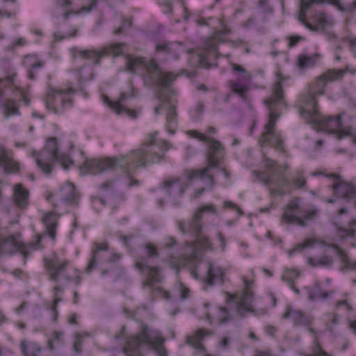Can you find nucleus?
<instances>
[{
	"label": "nucleus",
	"mask_w": 356,
	"mask_h": 356,
	"mask_svg": "<svg viewBox=\"0 0 356 356\" xmlns=\"http://www.w3.org/2000/svg\"><path fill=\"white\" fill-rule=\"evenodd\" d=\"M157 132L152 133L143 142L140 148L129 152L127 155L106 159H91L85 161L80 167L82 174L97 175L119 168L130 178L129 186L138 185L133 176L138 168H145L149 164L159 163L164 159V152L170 148L167 141L157 142Z\"/></svg>",
	"instance_id": "1"
},
{
	"label": "nucleus",
	"mask_w": 356,
	"mask_h": 356,
	"mask_svg": "<svg viewBox=\"0 0 356 356\" xmlns=\"http://www.w3.org/2000/svg\"><path fill=\"white\" fill-rule=\"evenodd\" d=\"M126 67L131 73L140 68L145 70V81L158 90L156 97L160 104L155 107L154 114L158 115L161 109L166 110L165 128L173 134L177 126V92L172 86L177 75L170 72H163L154 60L147 61L140 57L127 56Z\"/></svg>",
	"instance_id": "2"
},
{
	"label": "nucleus",
	"mask_w": 356,
	"mask_h": 356,
	"mask_svg": "<svg viewBox=\"0 0 356 356\" xmlns=\"http://www.w3.org/2000/svg\"><path fill=\"white\" fill-rule=\"evenodd\" d=\"M211 213L217 216L216 207L213 204H204L199 207L193 213L191 220L186 222L178 221L177 225L179 231L184 234H191L195 236L196 243H190L186 248L185 257L186 263L198 261L202 253L197 245L202 249L211 250L212 244L209 239L202 234L203 228L202 216L204 213Z\"/></svg>",
	"instance_id": "3"
},
{
	"label": "nucleus",
	"mask_w": 356,
	"mask_h": 356,
	"mask_svg": "<svg viewBox=\"0 0 356 356\" xmlns=\"http://www.w3.org/2000/svg\"><path fill=\"white\" fill-rule=\"evenodd\" d=\"M264 103L268 109V122L264 126V131L259 140V143L262 147L270 145L271 147L284 152L283 138L280 133L275 131L276 121L280 117V108L286 106L282 81L275 83L271 95L265 99Z\"/></svg>",
	"instance_id": "4"
},
{
	"label": "nucleus",
	"mask_w": 356,
	"mask_h": 356,
	"mask_svg": "<svg viewBox=\"0 0 356 356\" xmlns=\"http://www.w3.org/2000/svg\"><path fill=\"white\" fill-rule=\"evenodd\" d=\"M216 129L213 127H208L206 134H201L197 131H189L188 132L189 136H191L199 140L208 144V150L206 156L207 166L200 170H191L188 173V177L190 180L194 178H199L200 179H208L209 185L213 186L214 184L213 176L209 172L213 168H216L223 161L225 150L222 143L209 136V134H213Z\"/></svg>",
	"instance_id": "5"
},
{
	"label": "nucleus",
	"mask_w": 356,
	"mask_h": 356,
	"mask_svg": "<svg viewBox=\"0 0 356 356\" xmlns=\"http://www.w3.org/2000/svg\"><path fill=\"white\" fill-rule=\"evenodd\" d=\"M349 72V67L344 69H329L321 74L312 82L307 94L302 95L298 101V111L301 117H308L312 115L316 109L317 102L316 97L325 94V88L330 82L341 80Z\"/></svg>",
	"instance_id": "6"
},
{
	"label": "nucleus",
	"mask_w": 356,
	"mask_h": 356,
	"mask_svg": "<svg viewBox=\"0 0 356 356\" xmlns=\"http://www.w3.org/2000/svg\"><path fill=\"white\" fill-rule=\"evenodd\" d=\"M161 334L147 325H143L140 332L127 340L123 352L127 356H144L147 350H154L159 356H168Z\"/></svg>",
	"instance_id": "7"
},
{
	"label": "nucleus",
	"mask_w": 356,
	"mask_h": 356,
	"mask_svg": "<svg viewBox=\"0 0 356 356\" xmlns=\"http://www.w3.org/2000/svg\"><path fill=\"white\" fill-rule=\"evenodd\" d=\"M331 0H301L298 21L311 31L327 32L334 24L333 18L323 12H314L315 3L332 4Z\"/></svg>",
	"instance_id": "8"
},
{
	"label": "nucleus",
	"mask_w": 356,
	"mask_h": 356,
	"mask_svg": "<svg viewBox=\"0 0 356 356\" xmlns=\"http://www.w3.org/2000/svg\"><path fill=\"white\" fill-rule=\"evenodd\" d=\"M32 156L35 159L37 166L45 175H50L52 170V163L60 162L65 170L73 164L70 156L58 150L56 138L47 140L45 147L40 152H33Z\"/></svg>",
	"instance_id": "9"
},
{
	"label": "nucleus",
	"mask_w": 356,
	"mask_h": 356,
	"mask_svg": "<svg viewBox=\"0 0 356 356\" xmlns=\"http://www.w3.org/2000/svg\"><path fill=\"white\" fill-rule=\"evenodd\" d=\"M264 160L268 175L266 177H261V181L266 186L275 187L270 189L271 195H283L284 193L281 190L288 183V178L285 176L284 172L289 169V165H280L275 160L266 156H264Z\"/></svg>",
	"instance_id": "10"
},
{
	"label": "nucleus",
	"mask_w": 356,
	"mask_h": 356,
	"mask_svg": "<svg viewBox=\"0 0 356 356\" xmlns=\"http://www.w3.org/2000/svg\"><path fill=\"white\" fill-rule=\"evenodd\" d=\"M318 213V211L316 209H305L302 206V199L296 197L287 204L281 220L286 224L306 227L307 222L313 220Z\"/></svg>",
	"instance_id": "11"
},
{
	"label": "nucleus",
	"mask_w": 356,
	"mask_h": 356,
	"mask_svg": "<svg viewBox=\"0 0 356 356\" xmlns=\"http://www.w3.org/2000/svg\"><path fill=\"white\" fill-rule=\"evenodd\" d=\"M312 115L308 117H302L308 123L318 127L319 129L330 134H337L339 140L343 136L352 134L350 129L342 127L341 115L324 117L318 113V109L311 111Z\"/></svg>",
	"instance_id": "12"
},
{
	"label": "nucleus",
	"mask_w": 356,
	"mask_h": 356,
	"mask_svg": "<svg viewBox=\"0 0 356 356\" xmlns=\"http://www.w3.org/2000/svg\"><path fill=\"white\" fill-rule=\"evenodd\" d=\"M75 92L76 89L72 83L62 89L49 87L45 99L47 108L56 114L62 113L66 108L72 106V96Z\"/></svg>",
	"instance_id": "13"
},
{
	"label": "nucleus",
	"mask_w": 356,
	"mask_h": 356,
	"mask_svg": "<svg viewBox=\"0 0 356 356\" xmlns=\"http://www.w3.org/2000/svg\"><path fill=\"white\" fill-rule=\"evenodd\" d=\"M244 289L238 294L227 293L228 299L230 301L236 302V312L240 316H243L245 313L253 312L252 302L254 293L250 287L251 282L243 279Z\"/></svg>",
	"instance_id": "14"
},
{
	"label": "nucleus",
	"mask_w": 356,
	"mask_h": 356,
	"mask_svg": "<svg viewBox=\"0 0 356 356\" xmlns=\"http://www.w3.org/2000/svg\"><path fill=\"white\" fill-rule=\"evenodd\" d=\"M120 258L121 254L108 252L107 243L94 242L91 250V259L86 271L88 273H91L99 262H114Z\"/></svg>",
	"instance_id": "15"
},
{
	"label": "nucleus",
	"mask_w": 356,
	"mask_h": 356,
	"mask_svg": "<svg viewBox=\"0 0 356 356\" xmlns=\"http://www.w3.org/2000/svg\"><path fill=\"white\" fill-rule=\"evenodd\" d=\"M232 67L234 71L238 72L240 74L236 81H229L231 91L239 95L243 100L247 101L246 92L248 91L251 83L252 75L239 65L232 63Z\"/></svg>",
	"instance_id": "16"
},
{
	"label": "nucleus",
	"mask_w": 356,
	"mask_h": 356,
	"mask_svg": "<svg viewBox=\"0 0 356 356\" xmlns=\"http://www.w3.org/2000/svg\"><path fill=\"white\" fill-rule=\"evenodd\" d=\"M44 264L48 279L58 282L60 277L64 276L70 261L67 259H60L55 256L51 259L44 258Z\"/></svg>",
	"instance_id": "17"
},
{
	"label": "nucleus",
	"mask_w": 356,
	"mask_h": 356,
	"mask_svg": "<svg viewBox=\"0 0 356 356\" xmlns=\"http://www.w3.org/2000/svg\"><path fill=\"white\" fill-rule=\"evenodd\" d=\"M282 318L284 319L289 318L293 323L294 326H304L306 327L308 331L316 337V332L312 327V317L305 314L302 311L294 309L288 306L284 313Z\"/></svg>",
	"instance_id": "18"
},
{
	"label": "nucleus",
	"mask_w": 356,
	"mask_h": 356,
	"mask_svg": "<svg viewBox=\"0 0 356 356\" xmlns=\"http://www.w3.org/2000/svg\"><path fill=\"white\" fill-rule=\"evenodd\" d=\"M135 96L134 92L131 91L129 93L122 92L118 101L113 102L109 100L108 97H105L104 102L107 104L118 115L125 113L127 116L135 119L137 113L135 111H131L124 106L127 101Z\"/></svg>",
	"instance_id": "19"
},
{
	"label": "nucleus",
	"mask_w": 356,
	"mask_h": 356,
	"mask_svg": "<svg viewBox=\"0 0 356 356\" xmlns=\"http://www.w3.org/2000/svg\"><path fill=\"white\" fill-rule=\"evenodd\" d=\"M136 266L147 278V280L143 283V288H152L153 283L160 281L158 268L148 265L147 260L145 258H139L136 263Z\"/></svg>",
	"instance_id": "20"
},
{
	"label": "nucleus",
	"mask_w": 356,
	"mask_h": 356,
	"mask_svg": "<svg viewBox=\"0 0 356 356\" xmlns=\"http://www.w3.org/2000/svg\"><path fill=\"white\" fill-rule=\"evenodd\" d=\"M218 34H216L213 38L208 40L204 44V50L198 54L199 63L202 67L209 69L210 67L209 61L211 58L218 56Z\"/></svg>",
	"instance_id": "21"
},
{
	"label": "nucleus",
	"mask_w": 356,
	"mask_h": 356,
	"mask_svg": "<svg viewBox=\"0 0 356 356\" xmlns=\"http://www.w3.org/2000/svg\"><path fill=\"white\" fill-rule=\"evenodd\" d=\"M205 266L207 268L206 280L208 284L213 285L216 283L223 282L225 273L220 266L211 261H207Z\"/></svg>",
	"instance_id": "22"
},
{
	"label": "nucleus",
	"mask_w": 356,
	"mask_h": 356,
	"mask_svg": "<svg viewBox=\"0 0 356 356\" xmlns=\"http://www.w3.org/2000/svg\"><path fill=\"white\" fill-rule=\"evenodd\" d=\"M186 188V185L177 177L166 179L163 182V188L170 196L175 199L181 196Z\"/></svg>",
	"instance_id": "23"
},
{
	"label": "nucleus",
	"mask_w": 356,
	"mask_h": 356,
	"mask_svg": "<svg viewBox=\"0 0 356 356\" xmlns=\"http://www.w3.org/2000/svg\"><path fill=\"white\" fill-rule=\"evenodd\" d=\"M0 167L6 173H15L19 171V163L13 160L10 153L0 145Z\"/></svg>",
	"instance_id": "24"
},
{
	"label": "nucleus",
	"mask_w": 356,
	"mask_h": 356,
	"mask_svg": "<svg viewBox=\"0 0 356 356\" xmlns=\"http://www.w3.org/2000/svg\"><path fill=\"white\" fill-rule=\"evenodd\" d=\"M213 332L208 331L204 328H200L194 332V333L186 338V343L196 350L202 353L206 351V348L202 343V340L207 336H211Z\"/></svg>",
	"instance_id": "25"
},
{
	"label": "nucleus",
	"mask_w": 356,
	"mask_h": 356,
	"mask_svg": "<svg viewBox=\"0 0 356 356\" xmlns=\"http://www.w3.org/2000/svg\"><path fill=\"white\" fill-rule=\"evenodd\" d=\"M57 200L63 201L67 204L75 203L78 197L75 186L70 183L63 186L59 191L55 194Z\"/></svg>",
	"instance_id": "26"
},
{
	"label": "nucleus",
	"mask_w": 356,
	"mask_h": 356,
	"mask_svg": "<svg viewBox=\"0 0 356 356\" xmlns=\"http://www.w3.org/2000/svg\"><path fill=\"white\" fill-rule=\"evenodd\" d=\"M29 193L23 187L22 184H17L13 189V201L15 204L21 209H24L29 205Z\"/></svg>",
	"instance_id": "27"
},
{
	"label": "nucleus",
	"mask_w": 356,
	"mask_h": 356,
	"mask_svg": "<svg viewBox=\"0 0 356 356\" xmlns=\"http://www.w3.org/2000/svg\"><path fill=\"white\" fill-rule=\"evenodd\" d=\"M0 108L6 119H8L13 115H19L21 114L19 106L14 99H2L0 102Z\"/></svg>",
	"instance_id": "28"
},
{
	"label": "nucleus",
	"mask_w": 356,
	"mask_h": 356,
	"mask_svg": "<svg viewBox=\"0 0 356 356\" xmlns=\"http://www.w3.org/2000/svg\"><path fill=\"white\" fill-rule=\"evenodd\" d=\"M48 235L54 240L56 236L57 216L55 213L50 211L46 213L42 219Z\"/></svg>",
	"instance_id": "29"
},
{
	"label": "nucleus",
	"mask_w": 356,
	"mask_h": 356,
	"mask_svg": "<svg viewBox=\"0 0 356 356\" xmlns=\"http://www.w3.org/2000/svg\"><path fill=\"white\" fill-rule=\"evenodd\" d=\"M335 291L334 290H330L329 291H323L320 286V283L316 282L309 290V298L311 300H317L320 299L326 300L328 298L332 297Z\"/></svg>",
	"instance_id": "30"
},
{
	"label": "nucleus",
	"mask_w": 356,
	"mask_h": 356,
	"mask_svg": "<svg viewBox=\"0 0 356 356\" xmlns=\"http://www.w3.org/2000/svg\"><path fill=\"white\" fill-rule=\"evenodd\" d=\"M108 50L104 49L102 51H97L95 50H81L78 53L79 54L85 58L92 59L94 64L98 65L100 63V59L108 54Z\"/></svg>",
	"instance_id": "31"
},
{
	"label": "nucleus",
	"mask_w": 356,
	"mask_h": 356,
	"mask_svg": "<svg viewBox=\"0 0 356 356\" xmlns=\"http://www.w3.org/2000/svg\"><path fill=\"white\" fill-rule=\"evenodd\" d=\"M321 55L314 54L311 56H300L298 58V67L300 69H305L314 66L319 60Z\"/></svg>",
	"instance_id": "32"
},
{
	"label": "nucleus",
	"mask_w": 356,
	"mask_h": 356,
	"mask_svg": "<svg viewBox=\"0 0 356 356\" xmlns=\"http://www.w3.org/2000/svg\"><path fill=\"white\" fill-rule=\"evenodd\" d=\"M307 263L312 267H329L332 264V259L328 255H322L316 257H309Z\"/></svg>",
	"instance_id": "33"
},
{
	"label": "nucleus",
	"mask_w": 356,
	"mask_h": 356,
	"mask_svg": "<svg viewBox=\"0 0 356 356\" xmlns=\"http://www.w3.org/2000/svg\"><path fill=\"white\" fill-rule=\"evenodd\" d=\"M24 63L31 68L29 71V77L31 79L35 78L34 72L35 70L43 66V63L36 60L35 58L33 56H25L24 59Z\"/></svg>",
	"instance_id": "34"
},
{
	"label": "nucleus",
	"mask_w": 356,
	"mask_h": 356,
	"mask_svg": "<svg viewBox=\"0 0 356 356\" xmlns=\"http://www.w3.org/2000/svg\"><path fill=\"white\" fill-rule=\"evenodd\" d=\"M22 348L25 356H38L40 352V348L38 344H27L26 341H22Z\"/></svg>",
	"instance_id": "35"
},
{
	"label": "nucleus",
	"mask_w": 356,
	"mask_h": 356,
	"mask_svg": "<svg viewBox=\"0 0 356 356\" xmlns=\"http://www.w3.org/2000/svg\"><path fill=\"white\" fill-rule=\"evenodd\" d=\"M292 183L296 188H302L305 186L307 181L305 177V172L302 170L298 169L295 171L292 177Z\"/></svg>",
	"instance_id": "36"
},
{
	"label": "nucleus",
	"mask_w": 356,
	"mask_h": 356,
	"mask_svg": "<svg viewBox=\"0 0 356 356\" xmlns=\"http://www.w3.org/2000/svg\"><path fill=\"white\" fill-rule=\"evenodd\" d=\"M339 235L341 238H356V220H353L350 223L349 228L340 227L339 229Z\"/></svg>",
	"instance_id": "37"
},
{
	"label": "nucleus",
	"mask_w": 356,
	"mask_h": 356,
	"mask_svg": "<svg viewBox=\"0 0 356 356\" xmlns=\"http://www.w3.org/2000/svg\"><path fill=\"white\" fill-rule=\"evenodd\" d=\"M305 356H332L328 353L325 352L321 347L318 339L316 337L314 339L313 344L312 346V353L306 355Z\"/></svg>",
	"instance_id": "38"
},
{
	"label": "nucleus",
	"mask_w": 356,
	"mask_h": 356,
	"mask_svg": "<svg viewBox=\"0 0 356 356\" xmlns=\"http://www.w3.org/2000/svg\"><path fill=\"white\" fill-rule=\"evenodd\" d=\"M332 5L337 7L339 10L342 12L353 13L356 10V0H354L353 3L343 6L341 0H331Z\"/></svg>",
	"instance_id": "39"
},
{
	"label": "nucleus",
	"mask_w": 356,
	"mask_h": 356,
	"mask_svg": "<svg viewBox=\"0 0 356 356\" xmlns=\"http://www.w3.org/2000/svg\"><path fill=\"white\" fill-rule=\"evenodd\" d=\"M332 247L337 250L338 255L341 258L343 261L346 264V265L348 267H349L352 270H356V261H350L348 259V256L343 250H342L336 245H332Z\"/></svg>",
	"instance_id": "40"
},
{
	"label": "nucleus",
	"mask_w": 356,
	"mask_h": 356,
	"mask_svg": "<svg viewBox=\"0 0 356 356\" xmlns=\"http://www.w3.org/2000/svg\"><path fill=\"white\" fill-rule=\"evenodd\" d=\"M64 336V332L62 331H54L51 334L50 339H49L48 346L50 350H53L54 349V343H61L63 341V338Z\"/></svg>",
	"instance_id": "41"
},
{
	"label": "nucleus",
	"mask_w": 356,
	"mask_h": 356,
	"mask_svg": "<svg viewBox=\"0 0 356 356\" xmlns=\"http://www.w3.org/2000/svg\"><path fill=\"white\" fill-rule=\"evenodd\" d=\"M314 243V241L313 239H307L302 243H298L293 249H291L289 251V256L291 257L294 252H301L307 247H312Z\"/></svg>",
	"instance_id": "42"
},
{
	"label": "nucleus",
	"mask_w": 356,
	"mask_h": 356,
	"mask_svg": "<svg viewBox=\"0 0 356 356\" xmlns=\"http://www.w3.org/2000/svg\"><path fill=\"white\" fill-rule=\"evenodd\" d=\"M79 75L80 76L81 80L89 81L92 79L93 73L90 68L82 67L79 70Z\"/></svg>",
	"instance_id": "43"
},
{
	"label": "nucleus",
	"mask_w": 356,
	"mask_h": 356,
	"mask_svg": "<svg viewBox=\"0 0 356 356\" xmlns=\"http://www.w3.org/2000/svg\"><path fill=\"white\" fill-rule=\"evenodd\" d=\"M339 323V316L335 313H329L327 314V325L329 329L332 331L334 325Z\"/></svg>",
	"instance_id": "44"
},
{
	"label": "nucleus",
	"mask_w": 356,
	"mask_h": 356,
	"mask_svg": "<svg viewBox=\"0 0 356 356\" xmlns=\"http://www.w3.org/2000/svg\"><path fill=\"white\" fill-rule=\"evenodd\" d=\"M83 337L80 333H76L74 337V341L73 344V350L78 354L81 353V346L83 344Z\"/></svg>",
	"instance_id": "45"
},
{
	"label": "nucleus",
	"mask_w": 356,
	"mask_h": 356,
	"mask_svg": "<svg viewBox=\"0 0 356 356\" xmlns=\"http://www.w3.org/2000/svg\"><path fill=\"white\" fill-rule=\"evenodd\" d=\"M146 254L149 258L158 257L159 256L157 248L152 243L145 245Z\"/></svg>",
	"instance_id": "46"
},
{
	"label": "nucleus",
	"mask_w": 356,
	"mask_h": 356,
	"mask_svg": "<svg viewBox=\"0 0 356 356\" xmlns=\"http://www.w3.org/2000/svg\"><path fill=\"white\" fill-rule=\"evenodd\" d=\"M218 318L221 323H227L232 319L229 311L225 307L220 308Z\"/></svg>",
	"instance_id": "47"
},
{
	"label": "nucleus",
	"mask_w": 356,
	"mask_h": 356,
	"mask_svg": "<svg viewBox=\"0 0 356 356\" xmlns=\"http://www.w3.org/2000/svg\"><path fill=\"white\" fill-rule=\"evenodd\" d=\"M173 44L165 42L158 44L156 47V51L170 53L173 49Z\"/></svg>",
	"instance_id": "48"
},
{
	"label": "nucleus",
	"mask_w": 356,
	"mask_h": 356,
	"mask_svg": "<svg viewBox=\"0 0 356 356\" xmlns=\"http://www.w3.org/2000/svg\"><path fill=\"white\" fill-rule=\"evenodd\" d=\"M123 43H115L111 44L109 51H111L115 56H120L122 54Z\"/></svg>",
	"instance_id": "49"
},
{
	"label": "nucleus",
	"mask_w": 356,
	"mask_h": 356,
	"mask_svg": "<svg viewBox=\"0 0 356 356\" xmlns=\"http://www.w3.org/2000/svg\"><path fill=\"white\" fill-rule=\"evenodd\" d=\"M63 289L59 286H56L53 289V295H54V303L55 305H58L60 302L62 301V298H60L58 295V292H63Z\"/></svg>",
	"instance_id": "50"
},
{
	"label": "nucleus",
	"mask_w": 356,
	"mask_h": 356,
	"mask_svg": "<svg viewBox=\"0 0 356 356\" xmlns=\"http://www.w3.org/2000/svg\"><path fill=\"white\" fill-rule=\"evenodd\" d=\"M179 296L182 300L187 299L189 297L190 290L183 286L181 284L179 285Z\"/></svg>",
	"instance_id": "51"
},
{
	"label": "nucleus",
	"mask_w": 356,
	"mask_h": 356,
	"mask_svg": "<svg viewBox=\"0 0 356 356\" xmlns=\"http://www.w3.org/2000/svg\"><path fill=\"white\" fill-rule=\"evenodd\" d=\"M78 31H79L78 29H74L73 30V32L69 35H59L58 33H55L54 34L55 40L60 41L62 40H64V39H66L68 38L76 37L77 35Z\"/></svg>",
	"instance_id": "52"
},
{
	"label": "nucleus",
	"mask_w": 356,
	"mask_h": 356,
	"mask_svg": "<svg viewBox=\"0 0 356 356\" xmlns=\"http://www.w3.org/2000/svg\"><path fill=\"white\" fill-rule=\"evenodd\" d=\"M341 307H344L346 311H350L352 309L351 306L348 303L346 300H338L335 303V309L338 310Z\"/></svg>",
	"instance_id": "53"
},
{
	"label": "nucleus",
	"mask_w": 356,
	"mask_h": 356,
	"mask_svg": "<svg viewBox=\"0 0 356 356\" xmlns=\"http://www.w3.org/2000/svg\"><path fill=\"white\" fill-rule=\"evenodd\" d=\"M4 17L15 18L16 17V10L8 11L6 9H0V19Z\"/></svg>",
	"instance_id": "54"
},
{
	"label": "nucleus",
	"mask_w": 356,
	"mask_h": 356,
	"mask_svg": "<svg viewBox=\"0 0 356 356\" xmlns=\"http://www.w3.org/2000/svg\"><path fill=\"white\" fill-rule=\"evenodd\" d=\"M268 0H259L258 5L260 8L264 9V12H273V8L268 4Z\"/></svg>",
	"instance_id": "55"
},
{
	"label": "nucleus",
	"mask_w": 356,
	"mask_h": 356,
	"mask_svg": "<svg viewBox=\"0 0 356 356\" xmlns=\"http://www.w3.org/2000/svg\"><path fill=\"white\" fill-rule=\"evenodd\" d=\"M304 38L301 36H290L289 38V46L290 47H295L300 40H303Z\"/></svg>",
	"instance_id": "56"
},
{
	"label": "nucleus",
	"mask_w": 356,
	"mask_h": 356,
	"mask_svg": "<svg viewBox=\"0 0 356 356\" xmlns=\"http://www.w3.org/2000/svg\"><path fill=\"white\" fill-rule=\"evenodd\" d=\"M223 204H224V207L226 209L231 208V209L236 210L238 213H242L241 209L237 205H236L234 202H232L231 201H225Z\"/></svg>",
	"instance_id": "57"
},
{
	"label": "nucleus",
	"mask_w": 356,
	"mask_h": 356,
	"mask_svg": "<svg viewBox=\"0 0 356 356\" xmlns=\"http://www.w3.org/2000/svg\"><path fill=\"white\" fill-rule=\"evenodd\" d=\"M283 280H284L287 285L291 289H293L296 293H299V290L295 287L294 286V282L293 281L290 279V278H287L286 276H282V278Z\"/></svg>",
	"instance_id": "58"
},
{
	"label": "nucleus",
	"mask_w": 356,
	"mask_h": 356,
	"mask_svg": "<svg viewBox=\"0 0 356 356\" xmlns=\"http://www.w3.org/2000/svg\"><path fill=\"white\" fill-rule=\"evenodd\" d=\"M97 5L96 0H90V3L89 6H84L81 8V10L83 12L89 13Z\"/></svg>",
	"instance_id": "59"
},
{
	"label": "nucleus",
	"mask_w": 356,
	"mask_h": 356,
	"mask_svg": "<svg viewBox=\"0 0 356 356\" xmlns=\"http://www.w3.org/2000/svg\"><path fill=\"white\" fill-rule=\"evenodd\" d=\"M254 356H275L270 350H257Z\"/></svg>",
	"instance_id": "60"
},
{
	"label": "nucleus",
	"mask_w": 356,
	"mask_h": 356,
	"mask_svg": "<svg viewBox=\"0 0 356 356\" xmlns=\"http://www.w3.org/2000/svg\"><path fill=\"white\" fill-rule=\"evenodd\" d=\"M218 240L220 241V245L222 248V250H225V246H226V241H225V236H223V234L222 233H218Z\"/></svg>",
	"instance_id": "61"
},
{
	"label": "nucleus",
	"mask_w": 356,
	"mask_h": 356,
	"mask_svg": "<svg viewBox=\"0 0 356 356\" xmlns=\"http://www.w3.org/2000/svg\"><path fill=\"white\" fill-rule=\"evenodd\" d=\"M266 332L270 336H273L277 332V328L273 325H267L265 327Z\"/></svg>",
	"instance_id": "62"
},
{
	"label": "nucleus",
	"mask_w": 356,
	"mask_h": 356,
	"mask_svg": "<svg viewBox=\"0 0 356 356\" xmlns=\"http://www.w3.org/2000/svg\"><path fill=\"white\" fill-rule=\"evenodd\" d=\"M17 76L16 72H12L10 74L7 75L5 77V80L10 84L13 85L15 82V78Z\"/></svg>",
	"instance_id": "63"
},
{
	"label": "nucleus",
	"mask_w": 356,
	"mask_h": 356,
	"mask_svg": "<svg viewBox=\"0 0 356 356\" xmlns=\"http://www.w3.org/2000/svg\"><path fill=\"white\" fill-rule=\"evenodd\" d=\"M26 44V40L25 38H19L17 41H15L13 43V47H19V46H24Z\"/></svg>",
	"instance_id": "64"
}]
</instances>
